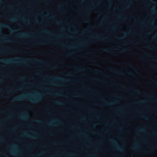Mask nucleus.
<instances>
[{"instance_id": "obj_1", "label": "nucleus", "mask_w": 157, "mask_h": 157, "mask_svg": "<svg viewBox=\"0 0 157 157\" xmlns=\"http://www.w3.org/2000/svg\"><path fill=\"white\" fill-rule=\"evenodd\" d=\"M22 58L18 57L13 58L11 59H2L0 60V62L4 63H17L19 62H22L25 65H27V62L25 60L22 61L21 60Z\"/></svg>"}, {"instance_id": "obj_2", "label": "nucleus", "mask_w": 157, "mask_h": 157, "mask_svg": "<svg viewBox=\"0 0 157 157\" xmlns=\"http://www.w3.org/2000/svg\"><path fill=\"white\" fill-rule=\"evenodd\" d=\"M47 77L49 79H52V80H50L49 83L50 84L54 85L56 86H60L61 85V84L60 83H56L52 81L53 80H55L59 81V82H61L63 80L62 78L60 77H56L54 76H52V77H50L49 76H47Z\"/></svg>"}, {"instance_id": "obj_3", "label": "nucleus", "mask_w": 157, "mask_h": 157, "mask_svg": "<svg viewBox=\"0 0 157 157\" xmlns=\"http://www.w3.org/2000/svg\"><path fill=\"white\" fill-rule=\"evenodd\" d=\"M61 123L60 120L59 119H57L53 120L47 124L50 126H56L58 124H60Z\"/></svg>"}, {"instance_id": "obj_4", "label": "nucleus", "mask_w": 157, "mask_h": 157, "mask_svg": "<svg viewBox=\"0 0 157 157\" xmlns=\"http://www.w3.org/2000/svg\"><path fill=\"white\" fill-rule=\"evenodd\" d=\"M110 141L111 143L113 144V145L116 146V149L120 151H124V148L123 147H120L118 146V144L117 143L114 139H110Z\"/></svg>"}, {"instance_id": "obj_5", "label": "nucleus", "mask_w": 157, "mask_h": 157, "mask_svg": "<svg viewBox=\"0 0 157 157\" xmlns=\"http://www.w3.org/2000/svg\"><path fill=\"white\" fill-rule=\"evenodd\" d=\"M36 94L38 95V96L33 98L30 99V100L32 103H37L40 101V99H41V96L40 95V93L37 92Z\"/></svg>"}, {"instance_id": "obj_6", "label": "nucleus", "mask_w": 157, "mask_h": 157, "mask_svg": "<svg viewBox=\"0 0 157 157\" xmlns=\"http://www.w3.org/2000/svg\"><path fill=\"white\" fill-rule=\"evenodd\" d=\"M7 28L10 29L11 32H13L14 31V30L12 29L9 25L7 24L3 23H2L0 24V28Z\"/></svg>"}, {"instance_id": "obj_7", "label": "nucleus", "mask_w": 157, "mask_h": 157, "mask_svg": "<svg viewBox=\"0 0 157 157\" xmlns=\"http://www.w3.org/2000/svg\"><path fill=\"white\" fill-rule=\"evenodd\" d=\"M3 33L2 32V31L1 30H0V35L1 36H2L3 39H4V41L7 42H14L13 41H12L11 40H10V39H9L6 36L3 35H2Z\"/></svg>"}, {"instance_id": "obj_8", "label": "nucleus", "mask_w": 157, "mask_h": 157, "mask_svg": "<svg viewBox=\"0 0 157 157\" xmlns=\"http://www.w3.org/2000/svg\"><path fill=\"white\" fill-rule=\"evenodd\" d=\"M26 97V96L25 95H23L22 96H19L15 98L13 100V101H21L24 99Z\"/></svg>"}, {"instance_id": "obj_9", "label": "nucleus", "mask_w": 157, "mask_h": 157, "mask_svg": "<svg viewBox=\"0 0 157 157\" xmlns=\"http://www.w3.org/2000/svg\"><path fill=\"white\" fill-rule=\"evenodd\" d=\"M29 114L27 112H25L24 114L23 115L20 117V118L22 119H26L28 118Z\"/></svg>"}, {"instance_id": "obj_10", "label": "nucleus", "mask_w": 157, "mask_h": 157, "mask_svg": "<svg viewBox=\"0 0 157 157\" xmlns=\"http://www.w3.org/2000/svg\"><path fill=\"white\" fill-rule=\"evenodd\" d=\"M17 36L18 37H31L27 33H22L17 35Z\"/></svg>"}, {"instance_id": "obj_11", "label": "nucleus", "mask_w": 157, "mask_h": 157, "mask_svg": "<svg viewBox=\"0 0 157 157\" xmlns=\"http://www.w3.org/2000/svg\"><path fill=\"white\" fill-rule=\"evenodd\" d=\"M133 145L134 146L132 148L133 151H136L139 148V146L138 144L137 143H135Z\"/></svg>"}, {"instance_id": "obj_12", "label": "nucleus", "mask_w": 157, "mask_h": 157, "mask_svg": "<svg viewBox=\"0 0 157 157\" xmlns=\"http://www.w3.org/2000/svg\"><path fill=\"white\" fill-rule=\"evenodd\" d=\"M24 134L25 136H27L28 137H29V138H32V139H36V136H32V135L27 133L26 132H24Z\"/></svg>"}, {"instance_id": "obj_13", "label": "nucleus", "mask_w": 157, "mask_h": 157, "mask_svg": "<svg viewBox=\"0 0 157 157\" xmlns=\"http://www.w3.org/2000/svg\"><path fill=\"white\" fill-rule=\"evenodd\" d=\"M110 70L113 71L115 74H123L122 73L119 72L117 71L115 69L110 68Z\"/></svg>"}, {"instance_id": "obj_14", "label": "nucleus", "mask_w": 157, "mask_h": 157, "mask_svg": "<svg viewBox=\"0 0 157 157\" xmlns=\"http://www.w3.org/2000/svg\"><path fill=\"white\" fill-rule=\"evenodd\" d=\"M42 32L44 33L49 34L51 35H53V34L52 33L50 32L49 30H48L47 29H44L43 31Z\"/></svg>"}, {"instance_id": "obj_15", "label": "nucleus", "mask_w": 157, "mask_h": 157, "mask_svg": "<svg viewBox=\"0 0 157 157\" xmlns=\"http://www.w3.org/2000/svg\"><path fill=\"white\" fill-rule=\"evenodd\" d=\"M54 103L56 105H61L63 104V103L62 101L58 100L55 101Z\"/></svg>"}, {"instance_id": "obj_16", "label": "nucleus", "mask_w": 157, "mask_h": 157, "mask_svg": "<svg viewBox=\"0 0 157 157\" xmlns=\"http://www.w3.org/2000/svg\"><path fill=\"white\" fill-rule=\"evenodd\" d=\"M34 61L36 62H37L40 63H44V62L43 60L38 59H34Z\"/></svg>"}, {"instance_id": "obj_17", "label": "nucleus", "mask_w": 157, "mask_h": 157, "mask_svg": "<svg viewBox=\"0 0 157 157\" xmlns=\"http://www.w3.org/2000/svg\"><path fill=\"white\" fill-rule=\"evenodd\" d=\"M80 45H82V44H76L74 46V48L76 49V52H77L78 51V50L79 49V46Z\"/></svg>"}, {"instance_id": "obj_18", "label": "nucleus", "mask_w": 157, "mask_h": 157, "mask_svg": "<svg viewBox=\"0 0 157 157\" xmlns=\"http://www.w3.org/2000/svg\"><path fill=\"white\" fill-rule=\"evenodd\" d=\"M137 131L138 132H145V129L144 128H138L137 129Z\"/></svg>"}, {"instance_id": "obj_19", "label": "nucleus", "mask_w": 157, "mask_h": 157, "mask_svg": "<svg viewBox=\"0 0 157 157\" xmlns=\"http://www.w3.org/2000/svg\"><path fill=\"white\" fill-rule=\"evenodd\" d=\"M101 71L99 70H95L93 71L92 72L94 73H100L101 72Z\"/></svg>"}, {"instance_id": "obj_20", "label": "nucleus", "mask_w": 157, "mask_h": 157, "mask_svg": "<svg viewBox=\"0 0 157 157\" xmlns=\"http://www.w3.org/2000/svg\"><path fill=\"white\" fill-rule=\"evenodd\" d=\"M116 102V101H114L111 102H106L105 101V103L106 104L108 105H110L113 104H114V103H115Z\"/></svg>"}, {"instance_id": "obj_21", "label": "nucleus", "mask_w": 157, "mask_h": 157, "mask_svg": "<svg viewBox=\"0 0 157 157\" xmlns=\"http://www.w3.org/2000/svg\"><path fill=\"white\" fill-rule=\"evenodd\" d=\"M49 66L52 69H55L57 67V66L56 65H49Z\"/></svg>"}, {"instance_id": "obj_22", "label": "nucleus", "mask_w": 157, "mask_h": 157, "mask_svg": "<svg viewBox=\"0 0 157 157\" xmlns=\"http://www.w3.org/2000/svg\"><path fill=\"white\" fill-rule=\"evenodd\" d=\"M33 121L35 122H38L40 124L42 123L43 122L39 120L36 119V120H33Z\"/></svg>"}, {"instance_id": "obj_23", "label": "nucleus", "mask_w": 157, "mask_h": 157, "mask_svg": "<svg viewBox=\"0 0 157 157\" xmlns=\"http://www.w3.org/2000/svg\"><path fill=\"white\" fill-rule=\"evenodd\" d=\"M124 36H123L121 37H117V38L118 39H119V40H121V39H123L124 37L126 36L127 34L125 33H124Z\"/></svg>"}, {"instance_id": "obj_24", "label": "nucleus", "mask_w": 157, "mask_h": 157, "mask_svg": "<svg viewBox=\"0 0 157 157\" xmlns=\"http://www.w3.org/2000/svg\"><path fill=\"white\" fill-rule=\"evenodd\" d=\"M57 38H60L62 37V36L61 35L59 34H57L56 35H54Z\"/></svg>"}, {"instance_id": "obj_25", "label": "nucleus", "mask_w": 157, "mask_h": 157, "mask_svg": "<svg viewBox=\"0 0 157 157\" xmlns=\"http://www.w3.org/2000/svg\"><path fill=\"white\" fill-rule=\"evenodd\" d=\"M133 91L135 92L136 93L139 94H141V92L140 91L137 89H134L133 90Z\"/></svg>"}, {"instance_id": "obj_26", "label": "nucleus", "mask_w": 157, "mask_h": 157, "mask_svg": "<svg viewBox=\"0 0 157 157\" xmlns=\"http://www.w3.org/2000/svg\"><path fill=\"white\" fill-rule=\"evenodd\" d=\"M53 94L56 96H60L61 95V94L58 93H54Z\"/></svg>"}, {"instance_id": "obj_27", "label": "nucleus", "mask_w": 157, "mask_h": 157, "mask_svg": "<svg viewBox=\"0 0 157 157\" xmlns=\"http://www.w3.org/2000/svg\"><path fill=\"white\" fill-rule=\"evenodd\" d=\"M99 35L98 34H95L94 36H92V37L94 38H99Z\"/></svg>"}, {"instance_id": "obj_28", "label": "nucleus", "mask_w": 157, "mask_h": 157, "mask_svg": "<svg viewBox=\"0 0 157 157\" xmlns=\"http://www.w3.org/2000/svg\"><path fill=\"white\" fill-rule=\"evenodd\" d=\"M76 69H77L78 71H80L82 70L83 68H81L80 67H79L77 66L76 67Z\"/></svg>"}, {"instance_id": "obj_29", "label": "nucleus", "mask_w": 157, "mask_h": 157, "mask_svg": "<svg viewBox=\"0 0 157 157\" xmlns=\"http://www.w3.org/2000/svg\"><path fill=\"white\" fill-rule=\"evenodd\" d=\"M129 50L128 49H124L123 50H122L121 51H120V52H124L128 51Z\"/></svg>"}, {"instance_id": "obj_30", "label": "nucleus", "mask_w": 157, "mask_h": 157, "mask_svg": "<svg viewBox=\"0 0 157 157\" xmlns=\"http://www.w3.org/2000/svg\"><path fill=\"white\" fill-rule=\"evenodd\" d=\"M11 154L13 155H16V153L15 151H10Z\"/></svg>"}, {"instance_id": "obj_31", "label": "nucleus", "mask_w": 157, "mask_h": 157, "mask_svg": "<svg viewBox=\"0 0 157 157\" xmlns=\"http://www.w3.org/2000/svg\"><path fill=\"white\" fill-rule=\"evenodd\" d=\"M62 5L61 4H59L58 5V9L59 10H61L62 8Z\"/></svg>"}, {"instance_id": "obj_32", "label": "nucleus", "mask_w": 157, "mask_h": 157, "mask_svg": "<svg viewBox=\"0 0 157 157\" xmlns=\"http://www.w3.org/2000/svg\"><path fill=\"white\" fill-rule=\"evenodd\" d=\"M9 20L10 21H15L16 20V19L14 17H13V18H11V19H10Z\"/></svg>"}, {"instance_id": "obj_33", "label": "nucleus", "mask_w": 157, "mask_h": 157, "mask_svg": "<svg viewBox=\"0 0 157 157\" xmlns=\"http://www.w3.org/2000/svg\"><path fill=\"white\" fill-rule=\"evenodd\" d=\"M151 11L152 13H155L156 10L154 8H153L151 10Z\"/></svg>"}, {"instance_id": "obj_34", "label": "nucleus", "mask_w": 157, "mask_h": 157, "mask_svg": "<svg viewBox=\"0 0 157 157\" xmlns=\"http://www.w3.org/2000/svg\"><path fill=\"white\" fill-rule=\"evenodd\" d=\"M48 43L47 42H46V43H43V42H37V43L38 44H46L47 43Z\"/></svg>"}, {"instance_id": "obj_35", "label": "nucleus", "mask_w": 157, "mask_h": 157, "mask_svg": "<svg viewBox=\"0 0 157 157\" xmlns=\"http://www.w3.org/2000/svg\"><path fill=\"white\" fill-rule=\"evenodd\" d=\"M56 23L57 24H58V25H59V24H60L61 23V21H56Z\"/></svg>"}, {"instance_id": "obj_36", "label": "nucleus", "mask_w": 157, "mask_h": 157, "mask_svg": "<svg viewBox=\"0 0 157 157\" xmlns=\"http://www.w3.org/2000/svg\"><path fill=\"white\" fill-rule=\"evenodd\" d=\"M102 50L104 52H109L108 50L106 49H102Z\"/></svg>"}, {"instance_id": "obj_37", "label": "nucleus", "mask_w": 157, "mask_h": 157, "mask_svg": "<svg viewBox=\"0 0 157 157\" xmlns=\"http://www.w3.org/2000/svg\"><path fill=\"white\" fill-rule=\"evenodd\" d=\"M145 55L147 57H151V56L150 54L148 53H146Z\"/></svg>"}, {"instance_id": "obj_38", "label": "nucleus", "mask_w": 157, "mask_h": 157, "mask_svg": "<svg viewBox=\"0 0 157 157\" xmlns=\"http://www.w3.org/2000/svg\"><path fill=\"white\" fill-rule=\"evenodd\" d=\"M145 102V101H144V100H143V101H139L138 103H140V104H143Z\"/></svg>"}, {"instance_id": "obj_39", "label": "nucleus", "mask_w": 157, "mask_h": 157, "mask_svg": "<svg viewBox=\"0 0 157 157\" xmlns=\"http://www.w3.org/2000/svg\"><path fill=\"white\" fill-rule=\"evenodd\" d=\"M128 74L130 75H133V74L132 73L130 72L129 71L128 72Z\"/></svg>"}, {"instance_id": "obj_40", "label": "nucleus", "mask_w": 157, "mask_h": 157, "mask_svg": "<svg viewBox=\"0 0 157 157\" xmlns=\"http://www.w3.org/2000/svg\"><path fill=\"white\" fill-rule=\"evenodd\" d=\"M142 117L146 120L148 119V117H145V116H142Z\"/></svg>"}, {"instance_id": "obj_41", "label": "nucleus", "mask_w": 157, "mask_h": 157, "mask_svg": "<svg viewBox=\"0 0 157 157\" xmlns=\"http://www.w3.org/2000/svg\"><path fill=\"white\" fill-rule=\"evenodd\" d=\"M56 17V15L55 14H53L52 16L51 17L52 18H54Z\"/></svg>"}, {"instance_id": "obj_42", "label": "nucleus", "mask_w": 157, "mask_h": 157, "mask_svg": "<svg viewBox=\"0 0 157 157\" xmlns=\"http://www.w3.org/2000/svg\"><path fill=\"white\" fill-rule=\"evenodd\" d=\"M153 134L154 136H156L157 135V132H153Z\"/></svg>"}, {"instance_id": "obj_43", "label": "nucleus", "mask_w": 157, "mask_h": 157, "mask_svg": "<svg viewBox=\"0 0 157 157\" xmlns=\"http://www.w3.org/2000/svg\"><path fill=\"white\" fill-rule=\"evenodd\" d=\"M25 78L24 77H21L20 78V80H22L25 79Z\"/></svg>"}, {"instance_id": "obj_44", "label": "nucleus", "mask_w": 157, "mask_h": 157, "mask_svg": "<svg viewBox=\"0 0 157 157\" xmlns=\"http://www.w3.org/2000/svg\"><path fill=\"white\" fill-rule=\"evenodd\" d=\"M152 27L154 28H157V25H152Z\"/></svg>"}, {"instance_id": "obj_45", "label": "nucleus", "mask_w": 157, "mask_h": 157, "mask_svg": "<svg viewBox=\"0 0 157 157\" xmlns=\"http://www.w3.org/2000/svg\"><path fill=\"white\" fill-rule=\"evenodd\" d=\"M118 111H121L123 110V109L122 108H119L117 109Z\"/></svg>"}, {"instance_id": "obj_46", "label": "nucleus", "mask_w": 157, "mask_h": 157, "mask_svg": "<svg viewBox=\"0 0 157 157\" xmlns=\"http://www.w3.org/2000/svg\"><path fill=\"white\" fill-rule=\"evenodd\" d=\"M75 96L76 98H78L79 97V95L78 94H75Z\"/></svg>"}, {"instance_id": "obj_47", "label": "nucleus", "mask_w": 157, "mask_h": 157, "mask_svg": "<svg viewBox=\"0 0 157 157\" xmlns=\"http://www.w3.org/2000/svg\"><path fill=\"white\" fill-rule=\"evenodd\" d=\"M22 89V87H19L17 90H21Z\"/></svg>"}, {"instance_id": "obj_48", "label": "nucleus", "mask_w": 157, "mask_h": 157, "mask_svg": "<svg viewBox=\"0 0 157 157\" xmlns=\"http://www.w3.org/2000/svg\"><path fill=\"white\" fill-rule=\"evenodd\" d=\"M111 29L112 30H114L115 29V26H112L111 27Z\"/></svg>"}, {"instance_id": "obj_49", "label": "nucleus", "mask_w": 157, "mask_h": 157, "mask_svg": "<svg viewBox=\"0 0 157 157\" xmlns=\"http://www.w3.org/2000/svg\"><path fill=\"white\" fill-rule=\"evenodd\" d=\"M157 37V35L156 36H154V37H153L152 38V39H155Z\"/></svg>"}, {"instance_id": "obj_50", "label": "nucleus", "mask_w": 157, "mask_h": 157, "mask_svg": "<svg viewBox=\"0 0 157 157\" xmlns=\"http://www.w3.org/2000/svg\"><path fill=\"white\" fill-rule=\"evenodd\" d=\"M42 154V153H38L37 154V156H39L40 155Z\"/></svg>"}, {"instance_id": "obj_51", "label": "nucleus", "mask_w": 157, "mask_h": 157, "mask_svg": "<svg viewBox=\"0 0 157 157\" xmlns=\"http://www.w3.org/2000/svg\"><path fill=\"white\" fill-rule=\"evenodd\" d=\"M16 128L15 127H14L12 129V130H13V131H15L16 130Z\"/></svg>"}, {"instance_id": "obj_52", "label": "nucleus", "mask_w": 157, "mask_h": 157, "mask_svg": "<svg viewBox=\"0 0 157 157\" xmlns=\"http://www.w3.org/2000/svg\"><path fill=\"white\" fill-rule=\"evenodd\" d=\"M128 65H129L130 66L132 67V66L131 64L130 63H128Z\"/></svg>"}, {"instance_id": "obj_53", "label": "nucleus", "mask_w": 157, "mask_h": 157, "mask_svg": "<svg viewBox=\"0 0 157 157\" xmlns=\"http://www.w3.org/2000/svg\"><path fill=\"white\" fill-rule=\"evenodd\" d=\"M141 59L143 60H145V58L143 57H142L141 58Z\"/></svg>"}, {"instance_id": "obj_54", "label": "nucleus", "mask_w": 157, "mask_h": 157, "mask_svg": "<svg viewBox=\"0 0 157 157\" xmlns=\"http://www.w3.org/2000/svg\"><path fill=\"white\" fill-rule=\"evenodd\" d=\"M75 105H78L79 104L78 103H77V102H75Z\"/></svg>"}, {"instance_id": "obj_55", "label": "nucleus", "mask_w": 157, "mask_h": 157, "mask_svg": "<svg viewBox=\"0 0 157 157\" xmlns=\"http://www.w3.org/2000/svg\"><path fill=\"white\" fill-rule=\"evenodd\" d=\"M129 7V5H128L125 7V8H128Z\"/></svg>"}, {"instance_id": "obj_56", "label": "nucleus", "mask_w": 157, "mask_h": 157, "mask_svg": "<svg viewBox=\"0 0 157 157\" xmlns=\"http://www.w3.org/2000/svg\"><path fill=\"white\" fill-rule=\"evenodd\" d=\"M36 22L37 23H38L39 22V20L38 19H36Z\"/></svg>"}, {"instance_id": "obj_57", "label": "nucleus", "mask_w": 157, "mask_h": 157, "mask_svg": "<svg viewBox=\"0 0 157 157\" xmlns=\"http://www.w3.org/2000/svg\"><path fill=\"white\" fill-rule=\"evenodd\" d=\"M28 60H29L30 61H32L33 59H28Z\"/></svg>"}, {"instance_id": "obj_58", "label": "nucleus", "mask_w": 157, "mask_h": 157, "mask_svg": "<svg viewBox=\"0 0 157 157\" xmlns=\"http://www.w3.org/2000/svg\"><path fill=\"white\" fill-rule=\"evenodd\" d=\"M2 79H0V83L2 82Z\"/></svg>"}, {"instance_id": "obj_59", "label": "nucleus", "mask_w": 157, "mask_h": 157, "mask_svg": "<svg viewBox=\"0 0 157 157\" xmlns=\"http://www.w3.org/2000/svg\"><path fill=\"white\" fill-rule=\"evenodd\" d=\"M33 132V133L34 134H36V135L37 134V133L35 132Z\"/></svg>"}, {"instance_id": "obj_60", "label": "nucleus", "mask_w": 157, "mask_h": 157, "mask_svg": "<svg viewBox=\"0 0 157 157\" xmlns=\"http://www.w3.org/2000/svg\"><path fill=\"white\" fill-rule=\"evenodd\" d=\"M152 66L153 67H155V65H152Z\"/></svg>"}, {"instance_id": "obj_61", "label": "nucleus", "mask_w": 157, "mask_h": 157, "mask_svg": "<svg viewBox=\"0 0 157 157\" xmlns=\"http://www.w3.org/2000/svg\"><path fill=\"white\" fill-rule=\"evenodd\" d=\"M147 151H143V152H144V153H147Z\"/></svg>"}, {"instance_id": "obj_62", "label": "nucleus", "mask_w": 157, "mask_h": 157, "mask_svg": "<svg viewBox=\"0 0 157 157\" xmlns=\"http://www.w3.org/2000/svg\"><path fill=\"white\" fill-rule=\"evenodd\" d=\"M33 145V144H31L29 146H32Z\"/></svg>"}, {"instance_id": "obj_63", "label": "nucleus", "mask_w": 157, "mask_h": 157, "mask_svg": "<svg viewBox=\"0 0 157 157\" xmlns=\"http://www.w3.org/2000/svg\"><path fill=\"white\" fill-rule=\"evenodd\" d=\"M4 155L6 157H9L6 155Z\"/></svg>"}, {"instance_id": "obj_64", "label": "nucleus", "mask_w": 157, "mask_h": 157, "mask_svg": "<svg viewBox=\"0 0 157 157\" xmlns=\"http://www.w3.org/2000/svg\"><path fill=\"white\" fill-rule=\"evenodd\" d=\"M49 157H55V156L54 155H52V156H50Z\"/></svg>"}]
</instances>
